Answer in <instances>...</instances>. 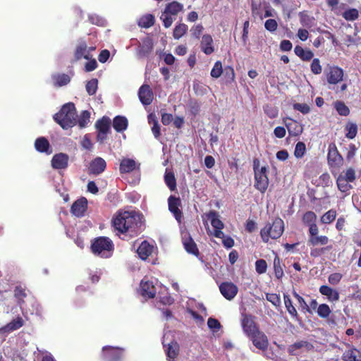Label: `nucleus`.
I'll return each instance as SVG.
<instances>
[{
	"label": "nucleus",
	"instance_id": "obj_1",
	"mask_svg": "<svg viewBox=\"0 0 361 361\" xmlns=\"http://www.w3.org/2000/svg\"><path fill=\"white\" fill-rule=\"evenodd\" d=\"M113 224L119 232H128L132 235L141 230L142 216L133 211L118 212L113 220Z\"/></svg>",
	"mask_w": 361,
	"mask_h": 361
},
{
	"label": "nucleus",
	"instance_id": "obj_2",
	"mask_svg": "<svg viewBox=\"0 0 361 361\" xmlns=\"http://www.w3.org/2000/svg\"><path fill=\"white\" fill-rule=\"evenodd\" d=\"M77 114L75 104L72 102L65 104L61 110L54 116V120L63 129L72 128L77 123Z\"/></svg>",
	"mask_w": 361,
	"mask_h": 361
},
{
	"label": "nucleus",
	"instance_id": "obj_3",
	"mask_svg": "<svg viewBox=\"0 0 361 361\" xmlns=\"http://www.w3.org/2000/svg\"><path fill=\"white\" fill-rule=\"evenodd\" d=\"M284 231V222L281 218H276L272 223L268 222L261 229L260 235L264 243L269 239H278Z\"/></svg>",
	"mask_w": 361,
	"mask_h": 361
},
{
	"label": "nucleus",
	"instance_id": "obj_4",
	"mask_svg": "<svg viewBox=\"0 0 361 361\" xmlns=\"http://www.w3.org/2000/svg\"><path fill=\"white\" fill-rule=\"evenodd\" d=\"M91 249L95 255L102 258H108L112 255L114 243L108 237H98L92 241Z\"/></svg>",
	"mask_w": 361,
	"mask_h": 361
},
{
	"label": "nucleus",
	"instance_id": "obj_5",
	"mask_svg": "<svg viewBox=\"0 0 361 361\" xmlns=\"http://www.w3.org/2000/svg\"><path fill=\"white\" fill-rule=\"evenodd\" d=\"M324 75L329 85V89L334 90L336 92H338V90H335L334 86L343 80L344 76L343 70L338 66H329L328 68H325Z\"/></svg>",
	"mask_w": 361,
	"mask_h": 361
},
{
	"label": "nucleus",
	"instance_id": "obj_6",
	"mask_svg": "<svg viewBox=\"0 0 361 361\" xmlns=\"http://www.w3.org/2000/svg\"><path fill=\"white\" fill-rule=\"evenodd\" d=\"M208 220L211 221V224L214 228V231H209L211 235L218 238H221L224 236V233L221 230L224 227V223L220 220L219 215L217 212L212 210L206 214Z\"/></svg>",
	"mask_w": 361,
	"mask_h": 361
},
{
	"label": "nucleus",
	"instance_id": "obj_7",
	"mask_svg": "<svg viewBox=\"0 0 361 361\" xmlns=\"http://www.w3.org/2000/svg\"><path fill=\"white\" fill-rule=\"evenodd\" d=\"M328 164L331 169H338L343 164V158L339 154L335 144L331 143L329 146L327 154Z\"/></svg>",
	"mask_w": 361,
	"mask_h": 361
},
{
	"label": "nucleus",
	"instance_id": "obj_8",
	"mask_svg": "<svg viewBox=\"0 0 361 361\" xmlns=\"http://www.w3.org/2000/svg\"><path fill=\"white\" fill-rule=\"evenodd\" d=\"M255 187L261 192L264 193L269 185V178L267 177V167L262 166L259 171L255 172Z\"/></svg>",
	"mask_w": 361,
	"mask_h": 361
},
{
	"label": "nucleus",
	"instance_id": "obj_9",
	"mask_svg": "<svg viewBox=\"0 0 361 361\" xmlns=\"http://www.w3.org/2000/svg\"><path fill=\"white\" fill-rule=\"evenodd\" d=\"M104 359L106 361H119L123 353V350L112 346H104L102 349Z\"/></svg>",
	"mask_w": 361,
	"mask_h": 361
},
{
	"label": "nucleus",
	"instance_id": "obj_10",
	"mask_svg": "<svg viewBox=\"0 0 361 361\" xmlns=\"http://www.w3.org/2000/svg\"><path fill=\"white\" fill-rule=\"evenodd\" d=\"M244 333L250 338L259 331L252 317L250 315H244L241 322Z\"/></svg>",
	"mask_w": 361,
	"mask_h": 361
},
{
	"label": "nucleus",
	"instance_id": "obj_11",
	"mask_svg": "<svg viewBox=\"0 0 361 361\" xmlns=\"http://www.w3.org/2000/svg\"><path fill=\"white\" fill-rule=\"evenodd\" d=\"M223 296L228 300L233 299L238 293V287L232 282H224L219 286Z\"/></svg>",
	"mask_w": 361,
	"mask_h": 361
},
{
	"label": "nucleus",
	"instance_id": "obj_12",
	"mask_svg": "<svg viewBox=\"0 0 361 361\" xmlns=\"http://www.w3.org/2000/svg\"><path fill=\"white\" fill-rule=\"evenodd\" d=\"M168 204L169 211L173 214L177 221L180 223L182 219V212L179 209L180 206V198L171 195L168 199Z\"/></svg>",
	"mask_w": 361,
	"mask_h": 361
},
{
	"label": "nucleus",
	"instance_id": "obj_13",
	"mask_svg": "<svg viewBox=\"0 0 361 361\" xmlns=\"http://www.w3.org/2000/svg\"><path fill=\"white\" fill-rule=\"evenodd\" d=\"M138 97L140 102L145 105H149L153 101V92L149 85H142L138 90Z\"/></svg>",
	"mask_w": 361,
	"mask_h": 361
},
{
	"label": "nucleus",
	"instance_id": "obj_14",
	"mask_svg": "<svg viewBox=\"0 0 361 361\" xmlns=\"http://www.w3.org/2000/svg\"><path fill=\"white\" fill-rule=\"evenodd\" d=\"M153 42L149 37H146L142 40L137 48V54L139 57L143 58L148 56L153 49Z\"/></svg>",
	"mask_w": 361,
	"mask_h": 361
},
{
	"label": "nucleus",
	"instance_id": "obj_15",
	"mask_svg": "<svg viewBox=\"0 0 361 361\" xmlns=\"http://www.w3.org/2000/svg\"><path fill=\"white\" fill-rule=\"evenodd\" d=\"M252 341L253 345L258 348L264 351L267 349L269 345V341L267 336L262 331H258L251 337H250Z\"/></svg>",
	"mask_w": 361,
	"mask_h": 361
},
{
	"label": "nucleus",
	"instance_id": "obj_16",
	"mask_svg": "<svg viewBox=\"0 0 361 361\" xmlns=\"http://www.w3.org/2000/svg\"><path fill=\"white\" fill-rule=\"evenodd\" d=\"M69 157L66 154L59 153L52 157L51 166L55 169H65L68 167Z\"/></svg>",
	"mask_w": 361,
	"mask_h": 361
},
{
	"label": "nucleus",
	"instance_id": "obj_17",
	"mask_svg": "<svg viewBox=\"0 0 361 361\" xmlns=\"http://www.w3.org/2000/svg\"><path fill=\"white\" fill-rule=\"evenodd\" d=\"M87 208V200L85 197H82L75 201L71 207V212L77 217H82Z\"/></svg>",
	"mask_w": 361,
	"mask_h": 361
},
{
	"label": "nucleus",
	"instance_id": "obj_18",
	"mask_svg": "<svg viewBox=\"0 0 361 361\" xmlns=\"http://www.w3.org/2000/svg\"><path fill=\"white\" fill-rule=\"evenodd\" d=\"M141 294L143 297L153 298L156 295V288L152 282L145 279L140 282Z\"/></svg>",
	"mask_w": 361,
	"mask_h": 361
},
{
	"label": "nucleus",
	"instance_id": "obj_19",
	"mask_svg": "<svg viewBox=\"0 0 361 361\" xmlns=\"http://www.w3.org/2000/svg\"><path fill=\"white\" fill-rule=\"evenodd\" d=\"M106 166L105 160L101 157H97L90 163L89 171L90 173L98 175L105 170Z\"/></svg>",
	"mask_w": 361,
	"mask_h": 361
},
{
	"label": "nucleus",
	"instance_id": "obj_20",
	"mask_svg": "<svg viewBox=\"0 0 361 361\" xmlns=\"http://www.w3.org/2000/svg\"><path fill=\"white\" fill-rule=\"evenodd\" d=\"M183 244L188 253L194 255L199 254V250L195 243L187 233L183 235Z\"/></svg>",
	"mask_w": 361,
	"mask_h": 361
},
{
	"label": "nucleus",
	"instance_id": "obj_21",
	"mask_svg": "<svg viewBox=\"0 0 361 361\" xmlns=\"http://www.w3.org/2000/svg\"><path fill=\"white\" fill-rule=\"evenodd\" d=\"M139 164L133 159L123 158L120 163L119 170L121 173H128L133 171Z\"/></svg>",
	"mask_w": 361,
	"mask_h": 361
},
{
	"label": "nucleus",
	"instance_id": "obj_22",
	"mask_svg": "<svg viewBox=\"0 0 361 361\" xmlns=\"http://www.w3.org/2000/svg\"><path fill=\"white\" fill-rule=\"evenodd\" d=\"M35 147L37 151L41 153L50 154L52 152L49 142L44 137H40L36 139L35 142Z\"/></svg>",
	"mask_w": 361,
	"mask_h": 361
},
{
	"label": "nucleus",
	"instance_id": "obj_23",
	"mask_svg": "<svg viewBox=\"0 0 361 361\" xmlns=\"http://www.w3.org/2000/svg\"><path fill=\"white\" fill-rule=\"evenodd\" d=\"M24 324V321L20 317H18L17 318L13 319L11 322L7 324L6 326L0 328V333H10L13 331H16L20 327H22Z\"/></svg>",
	"mask_w": 361,
	"mask_h": 361
},
{
	"label": "nucleus",
	"instance_id": "obj_24",
	"mask_svg": "<svg viewBox=\"0 0 361 361\" xmlns=\"http://www.w3.org/2000/svg\"><path fill=\"white\" fill-rule=\"evenodd\" d=\"M319 293L322 295L326 296L328 300L331 302H336L339 300L338 292L328 286L324 285L320 286Z\"/></svg>",
	"mask_w": 361,
	"mask_h": 361
},
{
	"label": "nucleus",
	"instance_id": "obj_25",
	"mask_svg": "<svg viewBox=\"0 0 361 361\" xmlns=\"http://www.w3.org/2000/svg\"><path fill=\"white\" fill-rule=\"evenodd\" d=\"M213 39L210 35H204L201 41L202 51L207 55L212 54L214 51L212 46Z\"/></svg>",
	"mask_w": 361,
	"mask_h": 361
},
{
	"label": "nucleus",
	"instance_id": "obj_26",
	"mask_svg": "<svg viewBox=\"0 0 361 361\" xmlns=\"http://www.w3.org/2000/svg\"><path fill=\"white\" fill-rule=\"evenodd\" d=\"M154 247L147 241H143L137 248V252L142 259H146L153 251Z\"/></svg>",
	"mask_w": 361,
	"mask_h": 361
},
{
	"label": "nucleus",
	"instance_id": "obj_27",
	"mask_svg": "<svg viewBox=\"0 0 361 361\" xmlns=\"http://www.w3.org/2000/svg\"><path fill=\"white\" fill-rule=\"evenodd\" d=\"M82 58L89 60V50L87 44L83 41L78 44L75 51V59L80 60Z\"/></svg>",
	"mask_w": 361,
	"mask_h": 361
},
{
	"label": "nucleus",
	"instance_id": "obj_28",
	"mask_svg": "<svg viewBox=\"0 0 361 361\" xmlns=\"http://www.w3.org/2000/svg\"><path fill=\"white\" fill-rule=\"evenodd\" d=\"M329 239L326 235H315L309 237L307 245L311 247H317L318 245H326L329 243Z\"/></svg>",
	"mask_w": 361,
	"mask_h": 361
},
{
	"label": "nucleus",
	"instance_id": "obj_29",
	"mask_svg": "<svg viewBox=\"0 0 361 361\" xmlns=\"http://www.w3.org/2000/svg\"><path fill=\"white\" fill-rule=\"evenodd\" d=\"M128 119L121 116H117L114 118L113 127L117 132H122L128 127Z\"/></svg>",
	"mask_w": 361,
	"mask_h": 361
},
{
	"label": "nucleus",
	"instance_id": "obj_30",
	"mask_svg": "<svg viewBox=\"0 0 361 361\" xmlns=\"http://www.w3.org/2000/svg\"><path fill=\"white\" fill-rule=\"evenodd\" d=\"M294 52L295 55L300 57L302 61H310L313 56V52L310 49H305L300 46H296L294 49Z\"/></svg>",
	"mask_w": 361,
	"mask_h": 361
},
{
	"label": "nucleus",
	"instance_id": "obj_31",
	"mask_svg": "<svg viewBox=\"0 0 361 361\" xmlns=\"http://www.w3.org/2000/svg\"><path fill=\"white\" fill-rule=\"evenodd\" d=\"M290 122L285 121L286 126L291 135H298L302 132V126H299L297 122L290 118H287Z\"/></svg>",
	"mask_w": 361,
	"mask_h": 361
},
{
	"label": "nucleus",
	"instance_id": "obj_32",
	"mask_svg": "<svg viewBox=\"0 0 361 361\" xmlns=\"http://www.w3.org/2000/svg\"><path fill=\"white\" fill-rule=\"evenodd\" d=\"M54 80V85L56 87H62L68 84L71 81V78L66 74H54L51 75Z\"/></svg>",
	"mask_w": 361,
	"mask_h": 361
},
{
	"label": "nucleus",
	"instance_id": "obj_33",
	"mask_svg": "<svg viewBox=\"0 0 361 361\" xmlns=\"http://www.w3.org/2000/svg\"><path fill=\"white\" fill-rule=\"evenodd\" d=\"M298 16L300 18V23L303 27L310 28L314 25V18L308 15L306 12H300Z\"/></svg>",
	"mask_w": 361,
	"mask_h": 361
},
{
	"label": "nucleus",
	"instance_id": "obj_34",
	"mask_svg": "<svg viewBox=\"0 0 361 361\" xmlns=\"http://www.w3.org/2000/svg\"><path fill=\"white\" fill-rule=\"evenodd\" d=\"M183 8V5L177 1H173L169 4L165 8L164 11L167 13L176 16L179 12H180Z\"/></svg>",
	"mask_w": 361,
	"mask_h": 361
},
{
	"label": "nucleus",
	"instance_id": "obj_35",
	"mask_svg": "<svg viewBox=\"0 0 361 361\" xmlns=\"http://www.w3.org/2000/svg\"><path fill=\"white\" fill-rule=\"evenodd\" d=\"M111 120L108 117L104 116L102 119L97 121L95 127L97 131L109 133L110 130Z\"/></svg>",
	"mask_w": 361,
	"mask_h": 361
},
{
	"label": "nucleus",
	"instance_id": "obj_36",
	"mask_svg": "<svg viewBox=\"0 0 361 361\" xmlns=\"http://www.w3.org/2000/svg\"><path fill=\"white\" fill-rule=\"evenodd\" d=\"M300 348H305L307 350H310L313 348V345L306 341H300L290 345L289 352L291 354H294L295 350Z\"/></svg>",
	"mask_w": 361,
	"mask_h": 361
},
{
	"label": "nucleus",
	"instance_id": "obj_37",
	"mask_svg": "<svg viewBox=\"0 0 361 361\" xmlns=\"http://www.w3.org/2000/svg\"><path fill=\"white\" fill-rule=\"evenodd\" d=\"M164 181L166 185L171 191H173L176 189V180L174 173L172 171H170L168 169L166 170L164 174Z\"/></svg>",
	"mask_w": 361,
	"mask_h": 361
},
{
	"label": "nucleus",
	"instance_id": "obj_38",
	"mask_svg": "<svg viewBox=\"0 0 361 361\" xmlns=\"http://www.w3.org/2000/svg\"><path fill=\"white\" fill-rule=\"evenodd\" d=\"M284 304L288 312L294 319H298V314L295 307L293 305V302L290 296L287 294H283Z\"/></svg>",
	"mask_w": 361,
	"mask_h": 361
},
{
	"label": "nucleus",
	"instance_id": "obj_39",
	"mask_svg": "<svg viewBox=\"0 0 361 361\" xmlns=\"http://www.w3.org/2000/svg\"><path fill=\"white\" fill-rule=\"evenodd\" d=\"M345 137L348 139H353L357 133V126L353 122H348L345 126Z\"/></svg>",
	"mask_w": 361,
	"mask_h": 361
},
{
	"label": "nucleus",
	"instance_id": "obj_40",
	"mask_svg": "<svg viewBox=\"0 0 361 361\" xmlns=\"http://www.w3.org/2000/svg\"><path fill=\"white\" fill-rule=\"evenodd\" d=\"M154 23V17L152 14H147L141 17L138 21L140 27L148 28Z\"/></svg>",
	"mask_w": 361,
	"mask_h": 361
},
{
	"label": "nucleus",
	"instance_id": "obj_41",
	"mask_svg": "<svg viewBox=\"0 0 361 361\" xmlns=\"http://www.w3.org/2000/svg\"><path fill=\"white\" fill-rule=\"evenodd\" d=\"M188 29V25L184 23H179L176 25L173 33V37L176 39H179L187 32Z\"/></svg>",
	"mask_w": 361,
	"mask_h": 361
},
{
	"label": "nucleus",
	"instance_id": "obj_42",
	"mask_svg": "<svg viewBox=\"0 0 361 361\" xmlns=\"http://www.w3.org/2000/svg\"><path fill=\"white\" fill-rule=\"evenodd\" d=\"M90 122V113L88 111H82L77 123L80 128H85Z\"/></svg>",
	"mask_w": 361,
	"mask_h": 361
},
{
	"label": "nucleus",
	"instance_id": "obj_43",
	"mask_svg": "<svg viewBox=\"0 0 361 361\" xmlns=\"http://www.w3.org/2000/svg\"><path fill=\"white\" fill-rule=\"evenodd\" d=\"M30 312L31 314H35L37 316L41 317L42 315V308L40 305L35 300H31V309L26 310V312H23V314Z\"/></svg>",
	"mask_w": 361,
	"mask_h": 361
},
{
	"label": "nucleus",
	"instance_id": "obj_44",
	"mask_svg": "<svg viewBox=\"0 0 361 361\" xmlns=\"http://www.w3.org/2000/svg\"><path fill=\"white\" fill-rule=\"evenodd\" d=\"M334 108L336 109L338 114L341 116H347L350 114L349 108L343 102H336L334 103Z\"/></svg>",
	"mask_w": 361,
	"mask_h": 361
},
{
	"label": "nucleus",
	"instance_id": "obj_45",
	"mask_svg": "<svg viewBox=\"0 0 361 361\" xmlns=\"http://www.w3.org/2000/svg\"><path fill=\"white\" fill-rule=\"evenodd\" d=\"M338 176L342 177L343 179L349 181L350 183L353 182L356 179L355 171L353 168H348L345 171H342Z\"/></svg>",
	"mask_w": 361,
	"mask_h": 361
},
{
	"label": "nucleus",
	"instance_id": "obj_46",
	"mask_svg": "<svg viewBox=\"0 0 361 361\" xmlns=\"http://www.w3.org/2000/svg\"><path fill=\"white\" fill-rule=\"evenodd\" d=\"M336 183L339 190L343 192H346L352 188L350 182L340 176L337 177Z\"/></svg>",
	"mask_w": 361,
	"mask_h": 361
},
{
	"label": "nucleus",
	"instance_id": "obj_47",
	"mask_svg": "<svg viewBox=\"0 0 361 361\" xmlns=\"http://www.w3.org/2000/svg\"><path fill=\"white\" fill-rule=\"evenodd\" d=\"M336 217V212L334 209H330L326 212L322 217L321 221L322 224H329L333 222Z\"/></svg>",
	"mask_w": 361,
	"mask_h": 361
},
{
	"label": "nucleus",
	"instance_id": "obj_48",
	"mask_svg": "<svg viewBox=\"0 0 361 361\" xmlns=\"http://www.w3.org/2000/svg\"><path fill=\"white\" fill-rule=\"evenodd\" d=\"M332 249V245H327L324 247L318 248L317 247H312L310 248V255L313 257H320L322 255Z\"/></svg>",
	"mask_w": 361,
	"mask_h": 361
},
{
	"label": "nucleus",
	"instance_id": "obj_49",
	"mask_svg": "<svg viewBox=\"0 0 361 361\" xmlns=\"http://www.w3.org/2000/svg\"><path fill=\"white\" fill-rule=\"evenodd\" d=\"M343 17L348 21H353L358 18L359 12L356 8H350L343 12Z\"/></svg>",
	"mask_w": 361,
	"mask_h": 361
},
{
	"label": "nucleus",
	"instance_id": "obj_50",
	"mask_svg": "<svg viewBox=\"0 0 361 361\" xmlns=\"http://www.w3.org/2000/svg\"><path fill=\"white\" fill-rule=\"evenodd\" d=\"M266 115L270 118H275L279 115V109L277 107L267 104L263 107Z\"/></svg>",
	"mask_w": 361,
	"mask_h": 361
},
{
	"label": "nucleus",
	"instance_id": "obj_51",
	"mask_svg": "<svg viewBox=\"0 0 361 361\" xmlns=\"http://www.w3.org/2000/svg\"><path fill=\"white\" fill-rule=\"evenodd\" d=\"M274 269L276 277L278 279H281L283 276V271L281 264L280 259L277 256L274 259Z\"/></svg>",
	"mask_w": 361,
	"mask_h": 361
},
{
	"label": "nucleus",
	"instance_id": "obj_52",
	"mask_svg": "<svg viewBox=\"0 0 361 361\" xmlns=\"http://www.w3.org/2000/svg\"><path fill=\"white\" fill-rule=\"evenodd\" d=\"M14 295L18 300V302L22 311H25V307L23 306L24 301L23 300V298L26 296L25 290L21 288L17 287L14 290Z\"/></svg>",
	"mask_w": 361,
	"mask_h": 361
},
{
	"label": "nucleus",
	"instance_id": "obj_53",
	"mask_svg": "<svg viewBox=\"0 0 361 361\" xmlns=\"http://www.w3.org/2000/svg\"><path fill=\"white\" fill-rule=\"evenodd\" d=\"M97 85L98 80L95 78H93L87 82L85 88L89 95H93L96 93L97 90Z\"/></svg>",
	"mask_w": 361,
	"mask_h": 361
},
{
	"label": "nucleus",
	"instance_id": "obj_54",
	"mask_svg": "<svg viewBox=\"0 0 361 361\" xmlns=\"http://www.w3.org/2000/svg\"><path fill=\"white\" fill-rule=\"evenodd\" d=\"M208 328L212 331L213 334L216 333L221 328L220 322L214 318L209 317L207 320Z\"/></svg>",
	"mask_w": 361,
	"mask_h": 361
},
{
	"label": "nucleus",
	"instance_id": "obj_55",
	"mask_svg": "<svg viewBox=\"0 0 361 361\" xmlns=\"http://www.w3.org/2000/svg\"><path fill=\"white\" fill-rule=\"evenodd\" d=\"M331 310L328 305L322 304L317 307V314L322 318H326L331 314Z\"/></svg>",
	"mask_w": 361,
	"mask_h": 361
},
{
	"label": "nucleus",
	"instance_id": "obj_56",
	"mask_svg": "<svg viewBox=\"0 0 361 361\" xmlns=\"http://www.w3.org/2000/svg\"><path fill=\"white\" fill-rule=\"evenodd\" d=\"M317 216L314 212L312 211L307 212L304 214L302 221L305 224L309 225L316 223Z\"/></svg>",
	"mask_w": 361,
	"mask_h": 361
},
{
	"label": "nucleus",
	"instance_id": "obj_57",
	"mask_svg": "<svg viewBox=\"0 0 361 361\" xmlns=\"http://www.w3.org/2000/svg\"><path fill=\"white\" fill-rule=\"evenodd\" d=\"M160 18L163 21L164 27L166 28L169 27L176 19L175 16L170 15L165 11L162 13Z\"/></svg>",
	"mask_w": 361,
	"mask_h": 361
},
{
	"label": "nucleus",
	"instance_id": "obj_58",
	"mask_svg": "<svg viewBox=\"0 0 361 361\" xmlns=\"http://www.w3.org/2000/svg\"><path fill=\"white\" fill-rule=\"evenodd\" d=\"M178 351V346L176 343L169 344V347L166 350V355L169 360H173L177 355Z\"/></svg>",
	"mask_w": 361,
	"mask_h": 361
},
{
	"label": "nucleus",
	"instance_id": "obj_59",
	"mask_svg": "<svg viewBox=\"0 0 361 361\" xmlns=\"http://www.w3.org/2000/svg\"><path fill=\"white\" fill-rule=\"evenodd\" d=\"M306 151L305 143L298 142L295 148L294 155L296 158H301L304 156Z\"/></svg>",
	"mask_w": 361,
	"mask_h": 361
},
{
	"label": "nucleus",
	"instance_id": "obj_60",
	"mask_svg": "<svg viewBox=\"0 0 361 361\" xmlns=\"http://www.w3.org/2000/svg\"><path fill=\"white\" fill-rule=\"evenodd\" d=\"M267 264L264 259H258L255 262V269L259 274H262L267 271Z\"/></svg>",
	"mask_w": 361,
	"mask_h": 361
},
{
	"label": "nucleus",
	"instance_id": "obj_61",
	"mask_svg": "<svg viewBox=\"0 0 361 361\" xmlns=\"http://www.w3.org/2000/svg\"><path fill=\"white\" fill-rule=\"evenodd\" d=\"M222 73V64L220 61H216L211 71V76L214 78H218Z\"/></svg>",
	"mask_w": 361,
	"mask_h": 361
},
{
	"label": "nucleus",
	"instance_id": "obj_62",
	"mask_svg": "<svg viewBox=\"0 0 361 361\" xmlns=\"http://www.w3.org/2000/svg\"><path fill=\"white\" fill-rule=\"evenodd\" d=\"M293 106L295 110H297L303 114H307L310 111V106L305 103H295Z\"/></svg>",
	"mask_w": 361,
	"mask_h": 361
},
{
	"label": "nucleus",
	"instance_id": "obj_63",
	"mask_svg": "<svg viewBox=\"0 0 361 361\" xmlns=\"http://www.w3.org/2000/svg\"><path fill=\"white\" fill-rule=\"evenodd\" d=\"M356 350H357L355 348L346 350L343 354V360L344 361H358V360L357 359V357L355 354V351H356Z\"/></svg>",
	"mask_w": 361,
	"mask_h": 361
},
{
	"label": "nucleus",
	"instance_id": "obj_64",
	"mask_svg": "<svg viewBox=\"0 0 361 361\" xmlns=\"http://www.w3.org/2000/svg\"><path fill=\"white\" fill-rule=\"evenodd\" d=\"M266 299L274 306H279L281 305V298L276 293H267Z\"/></svg>",
	"mask_w": 361,
	"mask_h": 361
}]
</instances>
